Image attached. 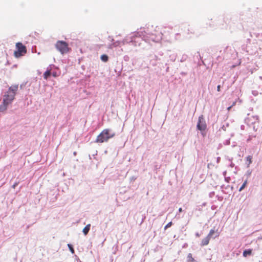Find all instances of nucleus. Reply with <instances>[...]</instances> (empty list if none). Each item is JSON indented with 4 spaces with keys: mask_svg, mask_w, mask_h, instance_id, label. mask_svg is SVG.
<instances>
[{
    "mask_svg": "<svg viewBox=\"0 0 262 262\" xmlns=\"http://www.w3.org/2000/svg\"><path fill=\"white\" fill-rule=\"evenodd\" d=\"M247 180H246L244 183L243 184V185H242V186L240 187L239 189V191H242L243 189H244L245 188V187H246V186L247 185Z\"/></svg>",
    "mask_w": 262,
    "mask_h": 262,
    "instance_id": "obj_13",
    "label": "nucleus"
},
{
    "mask_svg": "<svg viewBox=\"0 0 262 262\" xmlns=\"http://www.w3.org/2000/svg\"><path fill=\"white\" fill-rule=\"evenodd\" d=\"M55 47L61 54H67L71 50L68 43L64 41H57L55 44Z\"/></svg>",
    "mask_w": 262,
    "mask_h": 262,
    "instance_id": "obj_3",
    "label": "nucleus"
},
{
    "mask_svg": "<svg viewBox=\"0 0 262 262\" xmlns=\"http://www.w3.org/2000/svg\"><path fill=\"white\" fill-rule=\"evenodd\" d=\"M16 50L14 53V55L16 58L24 56L27 53L26 47L21 42L16 43Z\"/></svg>",
    "mask_w": 262,
    "mask_h": 262,
    "instance_id": "obj_4",
    "label": "nucleus"
},
{
    "mask_svg": "<svg viewBox=\"0 0 262 262\" xmlns=\"http://www.w3.org/2000/svg\"><path fill=\"white\" fill-rule=\"evenodd\" d=\"M18 90V84H13L9 87L4 96L2 104L0 105V112L6 111L8 106L11 104L15 99L17 92Z\"/></svg>",
    "mask_w": 262,
    "mask_h": 262,
    "instance_id": "obj_1",
    "label": "nucleus"
},
{
    "mask_svg": "<svg viewBox=\"0 0 262 262\" xmlns=\"http://www.w3.org/2000/svg\"><path fill=\"white\" fill-rule=\"evenodd\" d=\"M196 127L197 128L201 131H204L206 129L207 125L203 115L199 117Z\"/></svg>",
    "mask_w": 262,
    "mask_h": 262,
    "instance_id": "obj_5",
    "label": "nucleus"
},
{
    "mask_svg": "<svg viewBox=\"0 0 262 262\" xmlns=\"http://www.w3.org/2000/svg\"><path fill=\"white\" fill-rule=\"evenodd\" d=\"M210 238L207 236L206 237H205L204 239H202L201 242V246H204L207 245L210 241Z\"/></svg>",
    "mask_w": 262,
    "mask_h": 262,
    "instance_id": "obj_7",
    "label": "nucleus"
},
{
    "mask_svg": "<svg viewBox=\"0 0 262 262\" xmlns=\"http://www.w3.org/2000/svg\"><path fill=\"white\" fill-rule=\"evenodd\" d=\"M252 157L251 156H248L247 157V161L248 162V165L249 166L252 163Z\"/></svg>",
    "mask_w": 262,
    "mask_h": 262,
    "instance_id": "obj_14",
    "label": "nucleus"
},
{
    "mask_svg": "<svg viewBox=\"0 0 262 262\" xmlns=\"http://www.w3.org/2000/svg\"><path fill=\"white\" fill-rule=\"evenodd\" d=\"M187 261L188 262H194V259L193 258L191 253H189L187 256Z\"/></svg>",
    "mask_w": 262,
    "mask_h": 262,
    "instance_id": "obj_12",
    "label": "nucleus"
},
{
    "mask_svg": "<svg viewBox=\"0 0 262 262\" xmlns=\"http://www.w3.org/2000/svg\"><path fill=\"white\" fill-rule=\"evenodd\" d=\"M182 211H183V210H182V208H180L179 209V211L180 212H182Z\"/></svg>",
    "mask_w": 262,
    "mask_h": 262,
    "instance_id": "obj_21",
    "label": "nucleus"
},
{
    "mask_svg": "<svg viewBox=\"0 0 262 262\" xmlns=\"http://www.w3.org/2000/svg\"><path fill=\"white\" fill-rule=\"evenodd\" d=\"M115 135L114 133H111L110 129H104L97 137L95 142L102 143L107 142L110 139L114 137Z\"/></svg>",
    "mask_w": 262,
    "mask_h": 262,
    "instance_id": "obj_2",
    "label": "nucleus"
},
{
    "mask_svg": "<svg viewBox=\"0 0 262 262\" xmlns=\"http://www.w3.org/2000/svg\"><path fill=\"white\" fill-rule=\"evenodd\" d=\"M232 106L228 107V110L229 111L230 110V108H231Z\"/></svg>",
    "mask_w": 262,
    "mask_h": 262,
    "instance_id": "obj_22",
    "label": "nucleus"
},
{
    "mask_svg": "<svg viewBox=\"0 0 262 262\" xmlns=\"http://www.w3.org/2000/svg\"><path fill=\"white\" fill-rule=\"evenodd\" d=\"M133 41V39H131L130 40H128L127 38L124 39L122 41H117L115 42H114L111 46V48H112L113 47H116L120 45V44H122V45H124L125 44L129 42H132Z\"/></svg>",
    "mask_w": 262,
    "mask_h": 262,
    "instance_id": "obj_6",
    "label": "nucleus"
},
{
    "mask_svg": "<svg viewBox=\"0 0 262 262\" xmlns=\"http://www.w3.org/2000/svg\"><path fill=\"white\" fill-rule=\"evenodd\" d=\"M215 233V231L213 229H211L210 231L208 234L207 235L208 236H209L210 238L212 235Z\"/></svg>",
    "mask_w": 262,
    "mask_h": 262,
    "instance_id": "obj_16",
    "label": "nucleus"
},
{
    "mask_svg": "<svg viewBox=\"0 0 262 262\" xmlns=\"http://www.w3.org/2000/svg\"><path fill=\"white\" fill-rule=\"evenodd\" d=\"M17 183H15L13 186H12V187L13 188H15V187L17 185Z\"/></svg>",
    "mask_w": 262,
    "mask_h": 262,
    "instance_id": "obj_20",
    "label": "nucleus"
},
{
    "mask_svg": "<svg viewBox=\"0 0 262 262\" xmlns=\"http://www.w3.org/2000/svg\"><path fill=\"white\" fill-rule=\"evenodd\" d=\"M68 246L70 251L71 252V253L72 254H74L75 251H74V249L73 247H72V246L71 244H68Z\"/></svg>",
    "mask_w": 262,
    "mask_h": 262,
    "instance_id": "obj_15",
    "label": "nucleus"
},
{
    "mask_svg": "<svg viewBox=\"0 0 262 262\" xmlns=\"http://www.w3.org/2000/svg\"><path fill=\"white\" fill-rule=\"evenodd\" d=\"M252 249H248L244 251L243 252V256L244 257H247L248 255H250L252 254Z\"/></svg>",
    "mask_w": 262,
    "mask_h": 262,
    "instance_id": "obj_10",
    "label": "nucleus"
},
{
    "mask_svg": "<svg viewBox=\"0 0 262 262\" xmlns=\"http://www.w3.org/2000/svg\"><path fill=\"white\" fill-rule=\"evenodd\" d=\"M51 75H52L54 77H57L59 76V75L56 72H51Z\"/></svg>",
    "mask_w": 262,
    "mask_h": 262,
    "instance_id": "obj_18",
    "label": "nucleus"
},
{
    "mask_svg": "<svg viewBox=\"0 0 262 262\" xmlns=\"http://www.w3.org/2000/svg\"><path fill=\"white\" fill-rule=\"evenodd\" d=\"M172 224V223L171 222H170L168 223L165 227H164V230H166L168 228H169L171 226Z\"/></svg>",
    "mask_w": 262,
    "mask_h": 262,
    "instance_id": "obj_17",
    "label": "nucleus"
},
{
    "mask_svg": "<svg viewBox=\"0 0 262 262\" xmlns=\"http://www.w3.org/2000/svg\"><path fill=\"white\" fill-rule=\"evenodd\" d=\"M100 58L104 62H107L108 60L107 55L105 54L102 55Z\"/></svg>",
    "mask_w": 262,
    "mask_h": 262,
    "instance_id": "obj_11",
    "label": "nucleus"
},
{
    "mask_svg": "<svg viewBox=\"0 0 262 262\" xmlns=\"http://www.w3.org/2000/svg\"><path fill=\"white\" fill-rule=\"evenodd\" d=\"M90 227H91V225L88 224L83 228V232L84 235H86L88 233V232L90 229Z\"/></svg>",
    "mask_w": 262,
    "mask_h": 262,
    "instance_id": "obj_9",
    "label": "nucleus"
},
{
    "mask_svg": "<svg viewBox=\"0 0 262 262\" xmlns=\"http://www.w3.org/2000/svg\"><path fill=\"white\" fill-rule=\"evenodd\" d=\"M51 75V69H48L43 74V78L47 80Z\"/></svg>",
    "mask_w": 262,
    "mask_h": 262,
    "instance_id": "obj_8",
    "label": "nucleus"
},
{
    "mask_svg": "<svg viewBox=\"0 0 262 262\" xmlns=\"http://www.w3.org/2000/svg\"><path fill=\"white\" fill-rule=\"evenodd\" d=\"M217 91L218 92H220L221 91V85H218L217 86Z\"/></svg>",
    "mask_w": 262,
    "mask_h": 262,
    "instance_id": "obj_19",
    "label": "nucleus"
}]
</instances>
